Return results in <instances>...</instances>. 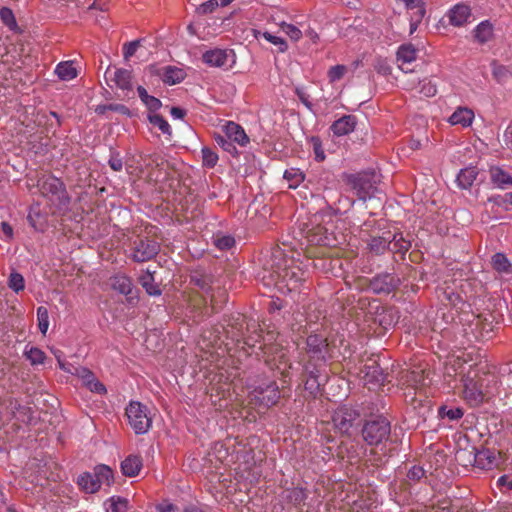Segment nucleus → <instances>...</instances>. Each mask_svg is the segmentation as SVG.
I'll list each match as a JSON object with an SVG mask.
<instances>
[{
  "label": "nucleus",
  "mask_w": 512,
  "mask_h": 512,
  "mask_svg": "<svg viewBox=\"0 0 512 512\" xmlns=\"http://www.w3.org/2000/svg\"><path fill=\"white\" fill-rule=\"evenodd\" d=\"M106 512H129L130 506L127 498L112 496L104 503Z\"/></svg>",
  "instance_id": "c756f323"
},
{
  "label": "nucleus",
  "mask_w": 512,
  "mask_h": 512,
  "mask_svg": "<svg viewBox=\"0 0 512 512\" xmlns=\"http://www.w3.org/2000/svg\"><path fill=\"white\" fill-rule=\"evenodd\" d=\"M8 287L16 293L23 291L25 288L24 277L20 273L13 271L8 279Z\"/></svg>",
  "instance_id": "09e8293b"
},
{
  "label": "nucleus",
  "mask_w": 512,
  "mask_h": 512,
  "mask_svg": "<svg viewBox=\"0 0 512 512\" xmlns=\"http://www.w3.org/2000/svg\"><path fill=\"white\" fill-rule=\"evenodd\" d=\"M191 283L204 293L208 294L211 289L212 280L208 275L197 274L191 277Z\"/></svg>",
  "instance_id": "49530a36"
},
{
  "label": "nucleus",
  "mask_w": 512,
  "mask_h": 512,
  "mask_svg": "<svg viewBox=\"0 0 512 512\" xmlns=\"http://www.w3.org/2000/svg\"><path fill=\"white\" fill-rule=\"evenodd\" d=\"M492 36L493 26L488 20L482 21L474 29V38L480 44L488 42Z\"/></svg>",
  "instance_id": "7c9ffc66"
},
{
  "label": "nucleus",
  "mask_w": 512,
  "mask_h": 512,
  "mask_svg": "<svg viewBox=\"0 0 512 512\" xmlns=\"http://www.w3.org/2000/svg\"><path fill=\"white\" fill-rule=\"evenodd\" d=\"M289 188H297L305 179V174L299 168L286 169L283 175Z\"/></svg>",
  "instance_id": "4c0bfd02"
},
{
  "label": "nucleus",
  "mask_w": 512,
  "mask_h": 512,
  "mask_svg": "<svg viewBox=\"0 0 512 512\" xmlns=\"http://www.w3.org/2000/svg\"><path fill=\"white\" fill-rule=\"evenodd\" d=\"M307 496L306 489L301 487H294L287 490V499L295 505L303 503L307 499Z\"/></svg>",
  "instance_id": "a18cd8bd"
},
{
  "label": "nucleus",
  "mask_w": 512,
  "mask_h": 512,
  "mask_svg": "<svg viewBox=\"0 0 512 512\" xmlns=\"http://www.w3.org/2000/svg\"><path fill=\"white\" fill-rule=\"evenodd\" d=\"M142 458L137 455H129L121 463L122 473L127 477H135L142 468Z\"/></svg>",
  "instance_id": "4be33fe9"
},
{
  "label": "nucleus",
  "mask_w": 512,
  "mask_h": 512,
  "mask_svg": "<svg viewBox=\"0 0 512 512\" xmlns=\"http://www.w3.org/2000/svg\"><path fill=\"white\" fill-rule=\"evenodd\" d=\"M278 274L290 292L299 290L309 276L307 270L293 262L291 265H286L282 270L278 271Z\"/></svg>",
  "instance_id": "1a4fd4ad"
},
{
  "label": "nucleus",
  "mask_w": 512,
  "mask_h": 512,
  "mask_svg": "<svg viewBox=\"0 0 512 512\" xmlns=\"http://www.w3.org/2000/svg\"><path fill=\"white\" fill-rule=\"evenodd\" d=\"M37 186L41 195L51 202H56L59 206L69 204L70 198L61 179L53 175L43 176L38 180Z\"/></svg>",
  "instance_id": "20e7f679"
},
{
  "label": "nucleus",
  "mask_w": 512,
  "mask_h": 512,
  "mask_svg": "<svg viewBox=\"0 0 512 512\" xmlns=\"http://www.w3.org/2000/svg\"><path fill=\"white\" fill-rule=\"evenodd\" d=\"M495 462V456L490 450H483L475 455V463L482 469H491Z\"/></svg>",
  "instance_id": "a19ab883"
},
{
  "label": "nucleus",
  "mask_w": 512,
  "mask_h": 512,
  "mask_svg": "<svg viewBox=\"0 0 512 512\" xmlns=\"http://www.w3.org/2000/svg\"><path fill=\"white\" fill-rule=\"evenodd\" d=\"M202 60L211 67H223L227 63L228 53L227 50L214 48L203 53Z\"/></svg>",
  "instance_id": "6ab92c4d"
},
{
  "label": "nucleus",
  "mask_w": 512,
  "mask_h": 512,
  "mask_svg": "<svg viewBox=\"0 0 512 512\" xmlns=\"http://www.w3.org/2000/svg\"><path fill=\"white\" fill-rule=\"evenodd\" d=\"M128 422L136 434L146 433L152 425L147 406L137 401H131L126 408Z\"/></svg>",
  "instance_id": "6e6552de"
},
{
  "label": "nucleus",
  "mask_w": 512,
  "mask_h": 512,
  "mask_svg": "<svg viewBox=\"0 0 512 512\" xmlns=\"http://www.w3.org/2000/svg\"><path fill=\"white\" fill-rule=\"evenodd\" d=\"M295 94L298 96L299 100L310 110H313V104L310 101V96L304 91L303 88H296Z\"/></svg>",
  "instance_id": "774afa93"
},
{
  "label": "nucleus",
  "mask_w": 512,
  "mask_h": 512,
  "mask_svg": "<svg viewBox=\"0 0 512 512\" xmlns=\"http://www.w3.org/2000/svg\"><path fill=\"white\" fill-rule=\"evenodd\" d=\"M7 408L11 412L14 418L18 421L26 422L28 417L29 408L21 405V403L17 399H10L8 401Z\"/></svg>",
  "instance_id": "f704fd0d"
},
{
  "label": "nucleus",
  "mask_w": 512,
  "mask_h": 512,
  "mask_svg": "<svg viewBox=\"0 0 512 512\" xmlns=\"http://www.w3.org/2000/svg\"><path fill=\"white\" fill-rule=\"evenodd\" d=\"M362 437L370 446H377L387 440L391 433L390 422L383 416L366 420L362 427Z\"/></svg>",
  "instance_id": "39448f33"
},
{
  "label": "nucleus",
  "mask_w": 512,
  "mask_h": 512,
  "mask_svg": "<svg viewBox=\"0 0 512 512\" xmlns=\"http://www.w3.org/2000/svg\"><path fill=\"white\" fill-rule=\"evenodd\" d=\"M148 121L155 127H157L163 134L171 136L172 130L167 120L160 114L149 113Z\"/></svg>",
  "instance_id": "58836bf2"
},
{
  "label": "nucleus",
  "mask_w": 512,
  "mask_h": 512,
  "mask_svg": "<svg viewBox=\"0 0 512 512\" xmlns=\"http://www.w3.org/2000/svg\"><path fill=\"white\" fill-rule=\"evenodd\" d=\"M108 164L113 171H121L123 169V160L120 156V153L117 151H112L108 160Z\"/></svg>",
  "instance_id": "680f3d73"
},
{
  "label": "nucleus",
  "mask_w": 512,
  "mask_h": 512,
  "mask_svg": "<svg viewBox=\"0 0 512 512\" xmlns=\"http://www.w3.org/2000/svg\"><path fill=\"white\" fill-rule=\"evenodd\" d=\"M111 286L115 291L126 296L128 303L137 302V296L134 295V287L130 277L125 274H116L111 278Z\"/></svg>",
  "instance_id": "ddd939ff"
},
{
  "label": "nucleus",
  "mask_w": 512,
  "mask_h": 512,
  "mask_svg": "<svg viewBox=\"0 0 512 512\" xmlns=\"http://www.w3.org/2000/svg\"><path fill=\"white\" fill-rule=\"evenodd\" d=\"M24 355L30 361L31 365L43 364L46 359V354L38 347H30L25 349Z\"/></svg>",
  "instance_id": "37998d69"
},
{
  "label": "nucleus",
  "mask_w": 512,
  "mask_h": 512,
  "mask_svg": "<svg viewBox=\"0 0 512 512\" xmlns=\"http://www.w3.org/2000/svg\"><path fill=\"white\" fill-rule=\"evenodd\" d=\"M305 356L299 363L302 365L301 379L304 389L312 396L320 393V388L327 381V362L333 357V349L328 339L320 334H310L306 338Z\"/></svg>",
  "instance_id": "f257e3e1"
},
{
  "label": "nucleus",
  "mask_w": 512,
  "mask_h": 512,
  "mask_svg": "<svg viewBox=\"0 0 512 512\" xmlns=\"http://www.w3.org/2000/svg\"><path fill=\"white\" fill-rule=\"evenodd\" d=\"M375 70L382 75H389L391 73V66L387 62V60L378 58L374 64Z\"/></svg>",
  "instance_id": "69168bd1"
},
{
  "label": "nucleus",
  "mask_w": 512,
  "mask_h": 512,
  "mask_svg": "<svg viewBox=\"0 0 512 512\" xmlns=\"http://www.w3.org/2000/svg\"><path fill=\"white\" fill-rule=\"evenodd\" d=\"M425 476V471L421 466L414 465L407 472V479L410 482H419Z\"/></svg>",
  "instance_id": "052dcab7"
},
{
  "label": "nucleus",
  "mask_w": 512,
  "mask_h": 512,
  "mask_svg": "<svg viewBox=\"0 0 512 512\" xmlns=\"http://www.w3.org/2000/svg\"><path fill=\"white\" fill-rule=\"evenodd\" d=\"M219 1L218 0H208L202 4H200L197 8H196V13L198 15H207V14H210L212 13L218 6H219Z\"/></svg>",
  "instance_id": "4d7b16f0"
},
{
  "label": "nucleus",
  "mask_w": 512,
  "mask_h": 512,
  "mask_svg": "<svg viewBox=\"0 0 512 512\" xmlns=\"http://www.w3.org/2000/svg\"><path fill=\"white\" fill-rule=\"evenodd\" d=\"M139 283L145 289L147 294L151 296H159L161 295V289L158 284L155 283L154 276L151 272L146 271L143 275L139 277Z\"/></svg>",
  "instance_id": "473e14b6"
},
{
  "label": "nucleus",
  "mask_w": 512,
  "mask_h": 512,
  "mask_svg": "<svg viewBox=\"0 0 512 512\" xmlns=\"http://www.w3.org/2000/svg\"><path fill=\"white\" fill-rule=\"evenodd\" d=\"M256 400L265 407L276 405L280 399L279 386L275 381L259 385L253 390Z\"/></svg>",
  "instance_id": "9b49d317"
},
{
  "label": "nucleus",
  "mask_w": 512,
  "mask_h": 512,
  "mask_svg": "<svg viewBox=\"0 0 512 512\" xmlns=\"http://www.w3.org/2000/svg\"><path fill=\"white\" fill-rule=\"evenodd\" d=\"M343 180L356 193L360 200H366L374 195L379 183V177L373 170L361 171L354 174H344Z\"/></svg>",
  "instance_id": "7ed1b4c3"
},
{
  "label": "nucleus",
  "mask_w": 512,
  "mask_h": 512,
  "mask_svg": "<svg viewBox=\"0 0 512 512\" xmlns=\"http://www.w3.org/2000/svg\"><path fill=\"white\" fill-rule=\"evenodd\" d=\"M474 119V112L466 107H459L450 117L449 123L451 125H462L468 127L472 124Z\"/></svg>",
  "instance_id": "5701e85b"
},
{
  "label": "nucleus",
  "mask_w": 512,
  "mask_h": 512,
  "mask_svg": "<svg viewBox=\"0 0 512 512\" xmlns=\"http://www.w3.org/2000/svg\"><path fill=\"white\" fill-rule=\"evenodd\" d=\"M492 266L499 273H512V264L503 253H496L493 255Z\"/></svg>",
  "instance_id": "e433bc0d"
},
{
  "label": "nucleus",
  "mask_w": 512,
  "mask_h": 512,
  "mask_svg": "<svg viewBox=\"0 0 512 512\" xmlns=\"http://www.w3.org/2000/svg\"><path fill=\"white\" fill-rule=\"evenodd\" d=\"M143 104L147 107V109L149 110L150 113H155L156 111H158L161 106H162V103L161 101L154 97V96H151L149 95L145 100L142 101Z\"/></svg>",
  "instance_id": "0e129e2a"
},
{
  "label": "nucleus",
  "mask_w": 512,
  "mask_h": 512,
  "mask_svg": "<svg viewBox=\"0 0 512 512\" xmlns=\"http://www.w3.org/2000/svg\"><path fill=\"white\" fill-rule=\"evenodd\" d=\"M254 36L256 38H258L259 36H262L267 41H269L273 45L277 46L278 47V52L283 53V52H285L288 49L287 42L283 38L275 36V35H272L269 32H260V31L254 30Z\"/></svg>",
  "instance_id": "79ce46f5"
},
{
  "label": "nucleus",
  "mask_w": 512,
  "mask_h": 512,
  "mask_svg": "<svg viewBox=\"0 0 512 512\" xmlns=\"http://www.w3.org/2000/svg\"><path fill=\"white\" fill-rule=\"evenodd\" d=\"M306 238L310 245L327 246L330 244L327 230L322 226H316L310 229L307 232Z\"/></svg>",
  "instance_id": "a878e982"
},
{
  "label": "nucleus",
  "mask_w": 512,
  "mask_h": 512,
  "mask_svg": "<svg viewBox=\"0 0 512 512\" xmlns=\"http://www.w3.org/2000/svg\"><path fill=\"white\" fill-rule=\"evenodd\" d=\"M411 248V242L403 237L402 233L390 232V248L393 253L404 255Z\"/></svg>",
  "instance_id": "cd10ccee"
},
{
  "label": "nucleus",
  "mask_w": 512,
  "mask_h": 512,
  "mask_svg": "<svg viewBox=\"0 0 512 512\" xmlns=\"http://www.w3.org/2000/svg\"><path fill=\"white\" fill-rule=\"evenodd\" d=\"M214 141L224 151H226L232 155L237 154V149H236L235 145L233 144V142L231 140H229L227 138L226 135L215 134Z\"/></svg>",
  "instance_id": "3c124183"
},
{
  "label": "nucleus",
  "mask_w": 512,
  "mask_h": 512,
  "mask_svg": "<svg viewBox=\"0 0 512 512\" xmlns=\"http://www.w3.org/2000/svg\"><path fill=\"white\" fill-rule=\"evenodd\" d=\"M0 19L2 23L6 25L10 30L16 31L18 29L14 13L10 8L2 7L0 9Z\"/></svg>",
  "instance_id": "c03bdc74"
},
{
  "label": "nucleus",
  "mask_w": 512,
  "mask_h": 512,
  "mask_svg": "<svg viewBox=\"0 0 512 512\" xmlns=\"http://www.w3.org/2000/svg\"><path fill=\"white\" fill-rule=\"evenodd\" d=\"M57 76L64 81H69L77 77V70L72 62H60L55 69Z\"/></svg>",
  "instance_id": "72a5a7b5"
},
{
  "label": "nucleus",
  "mask_w": 512,
  "mask_h": 512,
  "mask_svg": "<svg viewBox=\"0 0 512 512\" xmlns=\"http://www.w3.org/2000/svg\"><path fill=\"white\" fill-rule=\"evenodd\" d=\"M400 278L393 273H380L370 280L369 287L375 294H389L400 286Z\"/></svg>",
  "instance_id": "9d476101"
},
{
  "label": "nucleus",
  "mask_w": 512,
  "mask_h": 512,
  "mask_svg": "<svg viewBox=\"0 0 512 512\" xmlns=\"http://www.w3.org/2000/svg\"><path fill=\"white\" fill-rule=\"evenodd\" d=\"M95 476V481L102 485L110 486L114 482V473L113 470L107 465H97L94 468L93 472Z\"/></svg>",
  "instance_id": "c85d7f7f"
},
{
  "label": "nucleus",
  "mask_w": 512,
  "mask_h": 512,
  "mask_svg": "<svg viewBox=\"0 0 512 512\" xmlns=\"http://www.w3.org/2000/svg\"><path fill=\"white\" fill-rule=\"evenodd\" d=\"M497 486L504 492H509L512 490V476L510 475H502L497 480Z\"/></svg>",
  "instance_id": "338daca9"
},
{
  "label": "nucleus",
  "mask_w": 512,
  "mask_h": 512,
  "mask_svg": "<svg viewBox=\"0 0 512 512\" xmlns=\"http://www.w3.org/2000/svg\"><path fill=\"white\" fill-rule=\"evenodd\" d=\"M356 126V117L354 115H344L334 121L330 127L334 135L344 136L353 132Z\"/></svg>",
  "instance_id": "a211bd4d"
},
{
  "label": "nucleus",
  "mask_w": 512,
  "mask_h": 512,
  "mask_svg": "<svg viewBox=\"0 0 512 512\" xmlns=\"http://www.w3.org/2000/svg\"><path fill=\"white\" fill-rule=\"evenodd\" d=\"M201 153L203 166L207 168L215 167L219 159L217 153L209 147H203Z\"/></svg>",
  "instance_id": "8fccbe9b"
},
{
  "label": "nucleus",
  "mask_w": 512,
  "mask_h": 512,
  "mask_svg": "<svg viewBox=\"0 0 512 512\" xmlns=\"http://www.w3.org/2000/svg\"><path fill=\"white\" fill-rule=\"evenodd\" d=\"M370 252L375 255H382L390 248V231L383 233L382 236L372 237L368 243Z\"/></svg>",
  "instance_id": "b1692460"
},
{
  "label": "nucleus",
  "mask_w": 512,
  "mask_h": 512,
  "mask_svg": "<svg viewBox=\"0 0 512 512\" xmlns=\"http://www.w3.org/2000/svg\"><path fill=\"white\" fill-rule=\"evenodd\" d=\"M362 372L367 384L383 385L386 381L387 374L384 373V370L376 360L369 359L364 365Z\"/></svg>",
  "instance_id": "4468645a"
},
{
  "label": "nucleus",
  "mask_w": 512,
  "mask_h": 512,
  "mask_svg": "<svg viewBox=\"0 0 512 512\" xmlns=\"http://www.w3.org/2000/svg\"><path fill=\"white\" fill-rule=\"evenodd\" d=\"M147 167L162 168L165 164L164 157L159 153H151L143 158Z\"/></svg>",
  "instance_id": "864d4df0"
},
{
  "label": "nucleus",
  "mask_w": 512,
  "mask_h": 512,
  "mask_svg": "<svg viewBox=\"0 0 512 512\" xmlns=\"http://www.w3.org/2000/svg\"><path fill=\"white\" fill-rule=\"evenodd\" d=\"M223 130L227 138L232 142H235L242 147L246 146L249 143V137L245 133L242 126H240L239 124L233 121H228L223 127Z\"/></svg>",
  "instance_id": "f3484780"
},
{
  "label": "nucleus",
  "mask_w": 512,
  "mask_h": 512,
  "mask_svg": "<svg viewBox=\"0 0 512 512\" xmlns=\"http://www.w3.org/2000/svg\"><path fill=\"white\" fill-rule=\"evenodd\" d=\"M37 320L39 330L45 334L48 330L49 326V314L48 310L44 306H40L37 308Z\"/></svg>",
  "instance_id": "603ef678"
},
{
  "label": "nucleus",
  "mask_w": 512,
  "mask_h": 512,
  "mask_svg": "<svg viewBox=\"0 0 512 512\" xmlns=\"http://www.w3.org/2000/svg\"><path fill=\"white\" fill-rule=\"evenodd\" d=\"M310 143L312 144L313 152L315 154V160L318 162H322L325 160V153L322 148V141L320 137L318 136H312L309 139Z\"/></svg>",
  "instance_id": "6e6d98bb"
},
{
  "label": "nucleus",
  "mask_w": 512,
  "mask_h": 512,
  "mask_svg": "<svg viewBox=\"0 0 512 512\" xmlns=\"http://www.w3.org/2000/svg\"><path fill=\"white\" fill-rule=\"evenodd\" d=\"M163 82L169 85L180 83L185 78V72L175 66H165L159 73Z\"/></svg>",
  "instance_id": "393cba45"
},
{
  "label": "nucleus",
  "mask_w": 512,
  "mask_h": 512,
  "mask_svg": "<svg viewBox=\"0 0 512 512\" xmlns=\"http://www.w3.org/2000/svg\"><path fill=\"white\" fill-rule=\"evenodd\" d=\"M140 46V40L131 41L123 45V57L125 60L130 59Z\"/></svg>",
  "instance_id": "e2e57ef3"
},
{
  "label": "nucleus",
  "mask_w": 512,
  "mask_h": 512,
  "mask_svg": "<svg viewBox=\"0 0 512 512\" xmlns=\"http://www.w3.org/2000/svg\"><path fill=\"white\" fill-rule=\"evenodd\" d=\"M130 258L136 263H143L154 259L159 251L160 244L149 236L138 235L130 241Z\"/></svg>",
  "instance_id": "423d86ee"
},
{
  "label": "nucleus",
  "mask_w": 512,
  "mask_h": 512,
  "mask_svg": "<svg viewBox=\"0 0 512 512\" xmlns=\"http://www.w3.org/2000/svg\"><path fill=\"white\" fill-rule=\"evenodd\" d=\"M73 375L77 376L83 381V384L91 391L98 394L106 393L105 386L96 379L94 373L85 367H77L75 368V372Z\"/></svg>",
  "instance_id": "2eb2a0df"
},
{
  "label": "nucleus",
  "mask_w": 512,
  "mask_h": 512,
  "mask_svg": "<svg viewBox=\"0 0 512 512\" xmlns=\"http://www.w3.org/2000/svg\"><path fill=\"white\" fill-rule=\"evenodd\" d=\"M105 75H109L111 80L115 83V85L123 90V91H132V71L127 69H115L113 72L110 68H108L105 72Z\"/></svg>",
  "instance_id": "dca6fc26"
},
{
  "label": "nucleus",
  "mask_w": 512,
  "mask_h": 512,
  "mask_svg": "<svg viewBox=\"0 0 512 512\" xmlns=\"http://www.w3.org/2000/svg\"><path fill=\"white\" fill-rule=\"evenodd\" d=\"M417 52L418 50L411 43H405L400 45L396 53V59L397 62L399 63V67L401 69H404L403 65L414 62L417 58Z\"/></svg>",
  "instance_id": "aec40b11"
},
{
  "label": "nucleus",
  "mask_w": 512,
  "mask_h": 512,
  "mask_svg": "<svg viewBox=\"0 0 512 512\" xmlns=\"http://www.w3.org/2000/svg\"><path fill=\"white\" fill-rule=\"evenodd\" d=\"M347 72V67L344 65H335L332 66L328 71V78L330 82H335L340 80L345 73Z\"/></svg>",
  "instance_id": "13d9d810"
},
{
  "label": "nucleus",
  "mask_w": 512,
  "mask_h": 512,
  "mask_svg": "<svg viewBox=\"0 0 512 512\" xmlns=\"http://www.w3.org/2000/svg\"><path fill=\"white\" fill-rule=\"evenodd\" d=\"M471 16V7L463 2L455 4L446 13V17L448 18L449 24L454 27L465 26L469 22Z\"/></svg>",
  "instance_id": "f8f14e48"
},
{
  "label": "nucleus",
  "mask_w": 512,
  "mask_h": 512,
  "mask_svg": "<svg viewBox=\"0 0 512 512\" xmlns=\"http://www.w3.org/2000/svg\"><path fill=\"white\" fill-rule=\"evenodd\" d=\"M79 487L86 493H95L100 489V484L95 481L93 473L85 472L78 477Z\"/></svg>",
  "instance_id": "2f4dec72"
},
{
  "label": "nucleus",
  "mask_w": 512,
  "mask_h": 512,
  "mask_svg": "<svg viewBox=\"0 0 512 512\" xmlns=\"http://www.w3.org/2000/svg\"><path fill=\"white\" fill-rule=\"evenodd\" d=\"M495 376L479 368H471L465 375L463 396L471 407L480 406L488 397L489 386Z\"/></svg>",
  "instance_id": "f03ea898"
},
{
  "label": "nucleus",
  "mask_w": 512,
  "mask_h": 512,
  "mask_svg": "<svg viewBox=\"0 0 512 512\" xmlns=\"http://www.w3.org/2000/svg\"><path fill=\"white\" fill-rule=\"evenodd\" d=\"M212 242L221 251H227L235 246V238L224 233H216L212 237Z\"/></svg>",
  "instance_id": "c9c22d12"
},
{
  "label": "nucleus",
  "mask_w": 512,
  "mask_h": 512,
  "mask_svg": "<svg viewBox=\"0 0 512 512\" xmlns=\"http://www.w3.org/2000/svg\"><path fill=\"white\" fill-rule=\"evenodd\" d=\"M419 93L426 97H433L437 93L436 86L425 79L419 83Z\"/></svg>",
  "instance_id": "bf43d9fd"
},
{
  "label": "nucleus",
  "mask_w": 512,
  "mask_h": 512,
  "mask_svg": "<svg viewBox=\"0 0 512 512\" xmlns=\"http://www.w3.org/2000/svg\"><path fill=\"white\" fill-rule=\"evenodd\" d=\"M438 415L440 418H448L451 421L459 420L463 417L464 411L460 407H448L447 405L438 408Z\"/></svg>",
  "instance_id": "ea45409f"
},
{
  "label": "nucleus",
  "mask_w": 512,
  "mask_h": 512,
  "mask_svg": "<svg viewBox=\"0 0 512 512\" xmlns=\"http://www.w3.org/2000/svg\"><path fill=\"white\" fill-rule=\"evenodd\" d=\"M280 28L293 41H298L302 37L301 30L293 24L282 22Z\"/></svg>",
  "instance_id": "5fc2aeb1"
},
{
  "label": "nucleus",
  "mask_w": 512,
  "mask_h": 512,
  "mask_svg": "<svg viewBox=\"0 0 512 512\" xmlns=\"http://www.w3.org/2000/svg\"><path fill=\"white\" fill-rule=\"evenodd\" d=\"M491 66L494 79L498 83H504L510 75L509 69L504 65L498 64L497 61H493Z\"/></svg>",
  "instance_id": "de8ad7c7"
},
{
  "label": "nucleus",
  "mask_w": 512,
  "mask_h": 512,
  "mask_svg": "<svg viewBox=\"0 0 512 512\" xmlns=\"http://www.w3.org/2000/svg\"><path fill=\"white\" fill-rule=\"evenodd\" d=\"M477 175L478 171L476 167H466L460 170L456 182L461 189H469L476 180Z\"/></svg>",
  "instance_id": "bb28decb"
},
{
  "label": "nucleus",
  "mask_w": 512,
  "mask_h": 512,
  "mask_svg": "<svg viewBox=\"0 0 512 512\" xmlns=\"http://www.w3.org/2000/svg\"><path fill=\"white\" fill-rule=\"evenodd\" d=\"M490 179L499 188L512 186V176L499 166H492L489 169Z\"/></svg>",
  "instance_id": "412c9836"
},
{
  "label": "nucleus",
  "mask_w": 512,
  "mask_h": 512,
  "mask_svg": "<svg viewBox=\"0 0 512 512\" xmlns=\"http://www.w3.org/2000/svg\"><path fill=\"white\" fill-rule=\"evenodd\" d=\"M334 427L341 433L351 435L361 423V412L353 407L341 406L332 416Z\"/></svg>",
  "instance_id": "0eeeda50"
}]
</instances>
